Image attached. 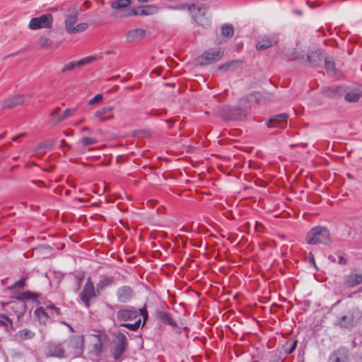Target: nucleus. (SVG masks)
Segmentation results:
<instances>
[{
	"instance_id": "nucleus-43",
	"label": "nucleus",
	"mask_w": 362,
	"mask_h": 362,
	"mask_svg": "<svg viewBox=\"0 0 362 362\" xmlns=\"http://www.w3.org/2000/svg\"><path fill=\"white\" fill-rule=\"evenodd\" d=\"M138 311H139V316L141 315L144 318L143 325H144L148 319V311L145 308L139 309Z\"/></svg>"
},
{
	"instance_id": "nucleus-49",
	"label": "nucleus",
	"mask_w": 362,
	"mask_h": 362,
	"mask_svg": "<svg viewBox=\"0 0 362 362\" xmlns=\"http://www.w3.org/2000/svg\"><path fill=\"white\" fill-rule=\"evenodd\" d=\"M338 263L339 264H346L347 260L345 258H344L342 256H339Z\"/></svg>"
},
{
	"instance_id": "nucleus-3",
	"label": "nucleus",
	"mask_w": 362,
	"mask_h": 362,
	"mask_svg": "<svg viewBox=\"0 0 362 362\" xmlns=\"http://www.w3.org/2000/svg\"><path fill=\"white\" fill-rule=\"evenodd\" d=\"M187 7L188 10L192 15V17L195 22L199 25L204 27H208L210 25V21L206 18H204L208 11V6L205 4H202L199 6L192 4L190 6L184 5L182 6V8Z\"/></svg>"
},
{
	"instance_id": "nucleus-4",
	"label": "nucleus",
	"mask_w": 362,
	"mask_h": 362,
	"mask_svg": "<svg viewBox=\"0 0 362 362\" xmlns=\"http://www.w3.org/2000/svg\"><path fill=\"white\" fill-rule=\"evenodd\" d=\"M361 316V312L358 309L354 308L341 317L336 322V325L342 328L351 329L356 326Z\"/></svg>"
},
{
	"instance_id": "nucleus-6",
	"label": "nucleus",
	"mask_w": 362,
	"mask_h": 362,
	"mask_svg": "<svg viewBox=\"0 0 362 362\" xmlns=\"http://www.w3.org/2000/svg\"><path fill=\"white\" fill-rule=\"evenodd\" d=\"M45 354L47 357L64 358L67 357L64 342L49 341L45 346Z\"/></svg>"
},
{
	"instance_id": "nucleus-35",
	"label": "nucleus",
	"mask_w": 362,
	"mask_h": 362,
	"mask_svg": "<svg viewBox=\"0 0 362 362\" xmlns=\"http://www.w3.org/2000/svg\"><path fill=\"white\" fill-rule=\"evenodd\" d=\"M324 60L325 69L329 74H333L335 70L334 63L327 60L326 58H325Z\"/></svg>"
},
{
	"instance_id": "nucleus-28",
	"label": "nucleus",
	"mask_w": 362,
	"mask_h": 362,
	"mask_svg": "<svg viewBox=\"0 0 362 362\" xmlns=\"http://www.w3.org/2000/svg\"><path fill=\"white\" fill-rule=\"evenodd\" d=\"M77 13L68 15L65 19V28L68 33L72 34V30L74 28V24L77 21Z\"/></svg>"
},
{
	"instance_id": "nucleus-12",
	"label": "nucleus",
	"mask_w": 362,
	"mask_h": 362,
	"mask_svg": "<svg viewBox=\"0 0 362 362\" xmlns=\"http://www.w3.org/2000/svg\"><path fill=\"white\" fill-rule=\"evenodd\" d=\"M116 297L118 303L125 304L133 299L134 297V291L133 288L129 286H122L117 289Z\"/></svg>"
},
{
	"instance_id": "nucleus-5",
	"label": "nucleus",
	"mask_w": 362,
	"mask_h": 362,
	"mask_svg": "<svg viewBox=\"0 0 362 362\" xmlns=\"http://www.w3.org/2000/svg\"><path fill=\"white\" fill-rule=\"evenodd\" d=\"M67 356L71 355L78 356L82 354L83 337V336L71 335L64 341Z\"/></svg>"
},
{
	"instance_id": "nucleus-10",
	"label": "nucleus",
	"mask_w": 362,
	"mask_h": 362,
	"mask_svg": "<svg viewBox=\"0 0 362 362\" xmlns=\"http://www.w3.org/2000/svg\"><path fill=\"white\" fill-rule=\"evenodd\" d=\"M139 317V311L133 307H121L116 313L117 320L127 322L135 320Z\"/></svg>"
},
{
	"instance_id": "nucleus-47",
	"label": "nucleus",
	"mask_w": 362,
	"mask_h": 362,
	"mask_svg": "<svg viewBox=\"0 0 362 362\" xmlns=\"http://www.w3.org/2000/svg\"><path fill=\"white\" fill-rule=\"evenodd\" d=\"M95 351L100 353L102 351L103 344L99 339H97V343L95 344Z\"/></svg>"
},
{
	"instance_id": "nucleus-8",
	"label": "nucleus",
	"mask_w": 362,
	"mask_h": 362,
	"mask_svg": "<svg viewBox=\"0 0 362 362\" xmlns=\"http://www.w3.org/2000/svg\"><path fill=\"white\" fill-rule=\"evenodd\" d=\"M53 17L52 14H43L37 18H33L29 23V28L30 30H38L40 28H49L52 27Z\"/></svg>"
},
{
	"instance_id": "nucleus-20",
	"label": "nucleus",
	"mask_w": 362,
	"mask_h": 362,
	"mask_svg": "<svg viewBox=\"0 0 362 362\" xmlns=\"http://www.w3.org/2000/svg\"><path fill=\"white\" fill-rule=\"evenodd\" d=\"M362 283V274H358L356 271L351 272L346 276L344 286L348 288H353Z\"/></svg>"
},
{
	"instance_id": "nucleus-50",
	"label": "nucleus",
	"mask_w": 362,
	"mask_h": 362,
	"mask_svg": "<svg viewBox=\"0 0 362 362\" xmlns=\"http://www.w3.org/2000/svg\"><path fill=\"white\" fill-rule=\"evenodd\" d=\"M60 146H61L62 148H64V147H68V148H69V147H70L69 144H68L66 142V141H65L64 139H62V140L61 141V142H60Z\"/></svg>"
},
{
	"instance_id": "nucleus-37",
	"label": "nucleus",
	"mask_w": 362,
	"mask_h": 362,
	"mask_svg": "<svg viewBox=\"0 0 362 362\" xmlns=\"http://www.w3.org/2000/svg\"><path fill=\"white\" fill-rule=\"evenodd\" d=\"M81 143L84 146H88L96 144L97 140L95 138L83 137L81 139Z\"/></svg>"
},
{
	"instance_id": "nucleus-55",
	"label": "nucleus",
	"mask_w": 362,
	"mask_h": 362,
	"mask_svg": "<svg viewBox=\"0 0 362 362\" xmlns=\"http://www.w3.org/2000/svg\"><path fill=\"white\" fill-rule=\"evenodd\" d=\"M347 177L349 178V179H352L353 177L350 175V174H347Z\"/></svg>"
},
{
	"instance_id": "nucleus-19",
	"label": "nucleus",
	"mask_w": 362,
	"mask_h": 362,
	"mask_svg": "<svg viewBox=\"0 0 362 362\" xmlns=\"http://www.w3.org/2000/svg\"><path fill=\"white\" fill-rule=\"evenodd\" d=\"M343 93L344 94L345 100L350 103L358 101L362 96V91L358 88L343 87L342 94Z\"/></svg>"
},
{
	"instance_id": "nucleus-31",
	"label": "nucleus",
	"mask_w": 362,
	"mask_h": 362,
	"mask_svg": "<svg viewBox=\"0 0 362 362\" xmlns=\"http://www.w3.org/2000/svg\"><path fill=\"white\" fill-rule=\"evenodd\" d=\"M130 0H115L111 3V7L114 9L126 8L130 4Z\"/></svg>"
},
{
	"instance_id": "nucleus-17",
	"label": "nucleus",
	"mask_w": 362,
	"mask_h": 362,
	"mask_svg": "<svg viewBox=\"0 0 362 362\" xmlns=\"http://www.w3.org/2000/svg\"><path fill=\"white\" fill-rule=\"evenodd\" d=\"M60 108L59 107H57L55 108L50 114V117H51V120H50V122L52 124H56L57 123H58L60 121H62L64 119H66L70 117H71L72 115H74L75 112H76V110L74 109V108H71V109H66L63 114H62V115H59L57 116V117H55V115L57 114H59V112H60Z\"/></svg>"
},
{
	"instance_id": "nucleus-21",
	"label": "nucleus",
	"mask_w": 362,
	"mask_h": 362,
	"mask_svg": "<svg viewBox=\"0 0 362 362\" xmlns=\"http://www.w3.org/2000/svg\"><path fill=\"white\" fill-rule=\"evenodd\" d=\"M348 352L345 349H339L335 351L329 358V362H348Z\"/></svg>"
},
{
	"instance_id": "nucleus-23",
	"label": "nucleus",
	"mask_w": 362,
	"mask_h": 362,
	"mask_svg": "<svg viewBox=\"0 0 362 362\" xmlns=\"http://www.w3.org/2000/svg\"><path fill=\"white\" fill-rule=\"evenodd\" d=\"M342 86H332L322 88V93L329 98H337L342 94Z\"/></svg>"
},
{
	"instance_id": "nucleus-15",
	"label": "nucleus",
	"mask_w": 362,
	"mask_h": 362,
	"mask_svg": "<svg viewBox=\"0 0 362 362\" xmlns=\"http://www.w3.org/2000/svg\"><path fill=\"white\" fill-rule=\"evenodd\" d=\"M25 101V96L19 94L6 98L1 103L3 108L11 109L24 104Z\"/></svg>"
},
{
	"instance_id": "nucleus-44",
	"label": "nucleus",
	"mask_w": 362,
	"mask_h": 362,
	"mask_svg": "<svg viewBox=\"0 0 362 362\" xmlns=\"http://www.w3.org/2000/svg\"><path fill=\"white\" fill-rule=\"evenodd\" d=\"M297 344H298L297 340L293 341L290 347L288 349L285 350L286 353L288 354H292L296 350Z\"/></svg>"
},
{
	"instance_id": "nucleus-38",
	"label": "nucleus",
	"mask_w": 362,
	"mask_h": 362,
	"mask_svg": "<svg viewBox=\"0 0 362 362\" xmlns=\"http://www.w3.org/2000/svg\"><path fill=\"white\" fill-rule=\"evenodd\" d=\"M47 311H49V313L50 315V317H54V314L56 315H59L60 314L59 308H57L54 305H51L47 307Z\"/></svg>"
},
{
	"instance_id": "nucleus-7",
	"label": "nucleus",
	"mask_w": 362,
	"mask_h": 362,
	"mask_svg": "<svg viewBox=\"0 0 362 362\" xmlns=\"http://www.w3.org/2000/svg\"><path fill=\"white\" fill-rule=\"evenodd\" d=\"M113 336L116 340L114 342L112 356L115 360H118L127 349V339L125 334L121 332H114Z\"/></svg>"
},
{
	"instance_id": "nucleus-1",
	"label": "nucleus",
	"mask_w": 362,
	"mask_h": 362,
	"mask_svg": "<svg viewBox=\"0 0 362 362\" xmlns=\"http://www.w3.org/2000/svg\"><path fill=\"white\" fill-rule=\"evenodd\" d=\"M253 102L258 103L259 97L257 95H248L240 100L238 106L223 105L219 108L218 113L226 120L243 119Z\"/></svg>"
},
{
	"instance_id": "nucleus-57",
	"label": "nucleus",
	"mask_w": 362,
	"mask_h": 362,
	"mask_svg": "<svg viewBox=\"0 0 362 362\" xmlns=\"http://www.w3.org/2000/svg\"><path fill=\"white\" fill-rule=\"evenodd\" d=\"M127 81V78H124L122 80V82H125Z\"/></svg>"
},
{
	"instance_id": "nucleus-34",
	"label": "nucleus",
	"mask_w": 362,
	"mask_h": 362,
	"mask_svg": "<svg viewBox=\"0 0 362 362\" xmlns=\"http://www.w3.org/2000/svg\"><path fill=\"white\" fill-rule=\"evenodd\" d=\"M144 8L145 16H150L156 13L158 11V8L156 5H146L143 6Z\"/></svg>"
},
{
	"instance_id": "nucleus-41",
	"label": "nucleus",
	"mask_w": 362,
	"mask_h": 362,
	"mask_svg": "<svg viewBox=\"0 0 362 362\" xmlns=\"http://www.w3.org/2000/svg\"><path fill=\"white\" fill-rule=\"evenodd\" d=\"M52 44V41L45 37H41L39 39V45L42 47H49Z\"/></svg>"
},
{
	"instance_id": "nucleus-22",
	"label": "nucleus",
	"mask_w": 362,
	"mask_h": 362,
	"mask_svg": "<svg viewBox=\"0 0 362 362\" xmlns=\"http://www.w3.org/2000/svg\"><path fill=\"white\" fill-rule=\"evenodd\" d=\"M95 57H85L76 62H70L69 63L66 64L64 68L62 69V72H65V71H71L73 69H74V67L76 66H84L86 64H90V62H92L93 61L95 60Z\"/></svg>"
},
{
	"instance_id": "nucleus-39",
	"label": "nucleus",
	"mask_w": 362,
	"mask_h": 362,
	"mask_svg": "<svg viewBox=\"0 0 362 362\" xmlns=\"http://www.w3.org/2000/svg\"><path fill=\"white\" fill-rule=\"evenodd\" d=\"M35 314L39 317H50V315L49 311H47V308L44 309L43 308H39L35 310Z\"/></svg>"
},
{
	"instance_id": "nucleus-16",
	"label": "nucleus",
	"mask_w": 362,
	"mask_h": 362,
	"mask_svg": "<svg viewBox=\"0 0 362 362\" xmlns=\"http://www.w3.org/2000/svg\"><path fill=\"white\" fill-rule=\"evenodd\" d=\"M278 42V39L275 35H264L257 40L256 48L258 50L266 49Z\"/></svg>"
},
{
	"instance_id": "nucleus-36",
	"label": "nucleus",
	"mask_w": 362,
	"mask_h": 362,
	"mask_svg": "<svg viewBox=\"0 0 362 362\" xmlns=\"http://www.w3.org/2000/svg\"><path fill=\"white\" fill-rule=\"evenodd\" d=\"M88 27V25L86 23H82L78 24L76 26L74 27V30H72V34L77 33H81L84 30H86Z\"/></svg>"
},
{
	"instance_id": "nucleus-32",
	"label": "nucleus",
	"mask_w": 362,
	"mask_h": 362,
	"mask_svg": "<svg viewBox=\"0 0 362 362\" xmlns=\"http://www.w3.org/2000/svg\"><path fill=\"white\" fill-rule=\"evenodd\" d=\"M17 299L20 300H35L37 298V295L31 291H25L21 294H19L17 297Z\"/></svg>"
},
{
	"instance_id": "nucleus-14",
	"label": "nucleus",
	"mask_w": 362,
	"mask_h": 362,
	"mask_svg": "<svg viewBox=\"0 0 362 362\" xmlns=\"http://www.w3.org/2000/svg\"><path fill=\"white\" fill-rule=\"evenodd\" d=\"M288 115L286 113L279 114L272 117L266 122L269 128H283L286 126Z\"/></svg>"
},
{
	"instance_id": "nucleus-54",
	"label": "nucleus",
	"mask_w": 362,
	"mask_h": 362,
	"mask_svg": "<svg viewBox=\"0 0 362 362\" xmlns=\"http://www.w3.org/2000/svg\"><path fill=\"white\" fill-rule=\"evenodd\" d=\"M309 259H310V262H313L314 263V257L312 254H310V256L309 257Z\"/></svg>"
},
{
	"instance_id": "nucleus-58",
	"label": "nucleus",
	"mask_w": 362,
	"mask_h": 362,
	"mask_svg": "<svg viewBox=\"0 0 362 362\" xmlns=\"http://www.w3.org/2000/svg\"><path fill=\"white\" fill-rule=\"evenodd\" d=\"M59 115H60L59 113V114H57V115H55V117H54L56 118V117H57V116H59Z\"/></svg>"
},
{
	"instance_id": "nucleus-11",
	"label": "nucleus",
	"mask_w": 362,
	"mask_h": 362,
	"mask_svg": "<svg viewBox=\"0 0 362 362\" xmlns=\"http://www.w3.org/2000/svg\"><path fill=\"white\" fill-rule=\"evenodd\" d=\"M325 56L320 51H311L303 54L301 58V63L310 64L313 66H317L324 60Z\"/></svg>"
},
{
	"instance_id": "nucleus-30",
	"label": "nucleus",
	"mask_w": 362,
	"mask_h": 362,
	"mask_svg": "<svg viewBox=\"0 0 362 362\" xmlns=\"http://www.w3.org/2000/svg\"><path fill=\"white\" fill-rule=\"evenodd\" d=\"M221 33L226 37H231L234 35V29L230 24H223L221 27Z\"/></svg>"
},
{
	"instance_id": "nucleus-29",
	"label": "nucleus",
	"mask_w": 362,
	"mask_h": 362,
	"mask_svg": "<svg viewBox=\"0 0 362 362\" xmlns=\"http://www.w3.org/2000/svg\"><path fill=\"white\" fill-rule=\"evenodd\" d=\"M252 95H257L259 97V102L258 103H260L262 102L267 103V102H272L275 100V96L274 94L269 93V92H264L262 94L259 93H253ZM253 104H257V103H252V105Z\"/></svg>"
},
{
	"instance_id": "nucleus-2",
	"label": "nucleus",
	"mask_w": 362,
	"mask_h": 362,
	"mask_svg": "<svg viewBox=\"0 0 362 362\" xmlns=\"http://www.w3.org/2000/svg\"><path fill=\"white\" fill-rule=\"evenodd\" d=\"M306 242L310 245H329L332 243L330 233L325 227H314L308 232Z\"/></svg>"
},
{
	"instance_id": "nucleus-25",
	"label": "nucleus",
	"mask_w": 362,
	"mask_h": 362,
	"mask_svg": "<svg viewBox=\"0 0 362 362\" xmlns=\"http://www.w3.org/2000/svg\"><path fill=\"white\" fill-rule=\"evenodd\" d=\"M35 334L28 329H23L19 330L14 335V338L18 341L32 339L34 338Z\"/></svg>"
},
{
	"instance_id": "nucleus-24",
	"label": "nucleus",
	"mask_w": 362,
	"mask_h": 362,
	"mask_svg": "<svg viewBox=\"0 0 362 362\" xmlns=\"http://www.w3.org/2000/svg\"><path fill=\"white\" fill-rule=\"evenodd\" d=\"M114 110V107L108 106L100 109L95 112V116L98 117L101 121H105L113 118L112 111Z\"/></svg>"
},
{
	"instance_id": "nucleus-48",
	"label": "nucleus",
	"mask_w": 362,
	"mask_h": 362,
	"mask_svg": "<svg viewBox=\"0 0 362 362\" xmlns=\"http://www.w3.org/2000/svg\"><path fill=\"white\" fill-rule=\"evenodd\" d=\"M137 11L139 13V16H145L144 8L143 7V6H138Z\"/></svg>"
},
{
	"instance_id": "nucleus-13",
	"label": "nucleus",
	"mask_w": 362,
	"mask_h": 362,
	"mask_svg": "<svg viewBox=\"0 0 362 362\" xmlns=\"http://www.w3.org/2000/svg\"><path fill=\"white\" fill-rule=\"evenodd\" d=\"M222 56V52L218 49H210L204 52L199 59L201 65H206L218 60Z\"/></svg>"
},
{
	"instance_id": "nucleus-33",
	"label": "nucleus",
	"mask_w": 362,
	"mask_h": 362,
	"mask_svg": "<svg viewBox=\"0 0 362 362\" xmlns=\"http://www.w3.org/2000/svg\"><path fill=\"white\" fill-rule=\"evenodd\" d=\"M141 325V319L138 318L134 323H121L120 326L124 327L129 330L136 331L139 329Z\"/></svg>"
},
{
	"instance_id": "nucleus-26",
	"label": "nucleus",
	"mask_w": 362,
	"mask_h": 362,
	"mask_svg": "<svg viewBox=\"0 0 362 362\" xmlns=\"http://www.w3.org/2000/svg\"><path fill=\"white\" fill-rule=\"evenodd\" d=\"M157 318L164 324L169 325L172 327H177V323L172 319L169 313L158 311L157 313Z\"/></svg>"
},
{
	"instance_id": "nucleus-56",
	"label": "nucleus",
	"mask_w": 362,
	"mask_h": 362,
	"mask_svg": "<svg viewBox=\"0 0 362 362\" xmlns=\"http://www.w3.org/2000/svg\"><path fill=\"white\" fill-rule=\"evenodd\" d=\"M148 1V0H139V1H140V2H146V1Z\"/></svg>"
},
{
	"instance_id": "nucleus-40",
	"label": "nucleus",
	"mask_w": 362,
	"mask_h": 362,
	"mask_svg": "<svg viewBox=\"0 0 362 362\" xmlns=\"http://www.w3.org/2000/svg\"><path fill=\"white\" fill-rule=\"evenodd\" d=\"M1 317L3 318L4 320H0V326L6 327L8 324H9L10 326L12 327L13 322L6 315H1Z\"/></svg>"
},
{
	"instance_id": "nucleus-53",
	"label": "nucleus",
	"mask_w": 362,
	"mask_h": 362,
	"mask_svg": "<svg viewBox=\"0 0 362 362\" xmlns=\"http://www.w3.org/2000/svg\"><path fill=\"white\" fill-rule=\"evenodd\" d=\"M329 259L331 260L332 262H334L335 261V257L332 255H329Z\"/></svg>"
},
{
	"instance_id": "nucleus-51",
	"label": "nucleus",
	"mask_w": 362,
	"mask_h": 362,
	"mask_svg": "<svg viewBox=\"0 0 362 362\" xmlns=\"http://www.w3.org/2000/svg\"><path fill=\"white\" fill-rule=\"evenodd\" d=\"M190 230H192V228L189 229V228H186V227H182L180 229V231L181 232H189Z\"/></svg>"
},
{
	"instance_id": "nucleus-45",
	"label": "nucleus",
	"mask_w": 362,
	"mask_h": 362,
	"mask_svg": "<svg viewBox=\"0 0 362 362\" xmlns=\"http://www.w3.org/2000/svg\"><path fill=\"white\" fill-rule=\"evenodd\" d=\"M131 16H139L137 7L130 9L126 13L122 15V17H127Z\"/></svg>"
},
{
	"instance_id": "nucleus-9",
	"label": "nucleus",
	"mask_w": 362,
	"mask_h": 362,
	"mask_svg": "<svg viewBox=\"0 0 362 362\" xmlns=\"http://www.w3.org/2000/svg\"><path fill=\"white\" fill-rule=\"evenodd\" d=\"M79 296L85 306L88 308L90 307V300L96 297L94 285L90 278L88 279Z\"/></svg>"
},
{
	"instance_id": "nucleus-42",
	"label": "nucleus",
	"mask_w": 362,
	"mask_h": 362,
	"mask_svg": "<svg viewBox=\"0 0 362 362\" xmlns=\"http://www.w3.org/2000/svg\"><path fill=\"white\" fill-rule=\"evenodd\" d=\"M103 100V95L101 94H97L92 99L88 101V105H93L95 103H100Z\"/></svg>"
},
{
	"instance_id": "nucleus-18",
	"label": "nucleus",
	"mask_w": 362,
	"mask_h": 362,
	"mask_svg": "<svg viewBox=\"0 0 362 362\" xmlns=\"http://www.w3.org/2000/svg\"><path fill=\"white\" fill-rule=\"evenodd\" d=\"M146 35V31L143 28H134L129 30L125 35L126 40L128 42H139Z\"/></svg>"
},
{
	"instance_id": "nucleus-52",
	"label": "nucleus",
	"mask_w": 362,
	"mask_h": 362,
	"mask_svg": "<svg viewBox=\"0 0 362 362\" xmlns=\"http://www.w3.org/2000/svg\"><path fill=\"white\" fill-rule=\"evenodd\" d=\"M24 135H25V134H24V133H23V134H19V135L15 136H13V137L12 138V140H13V141H17L19 138L22 137V136H24Z\"/></svg>"
},
{
	"instance_id": "nucleus-27",
	"label": "nucleus",
	"mask_w": 362,
	"mask_h": 362,
	"mask_svg": "<svg viewBox=\"0 0 362 362\" xmlns=\"http://www.w3.org/2000/svg\"><path fill=\"white\" fill-rule=\"evenodd\" d=\"M115 282L113 276H105L96 285L98 292L104 291L106 288L112 286Z\"/></svg>"
},
{
	"instance_id": "nucleus-46",
	"label": "nucleus",
	"mask_w": 362,
	"mask_h": 362,
	"mask_svg": "<svg viewBox=\"0 0 362 362\" xmlns=\"http://www.w3.org/2000/svg\"><path fill=\"white\" fill-rule=\"evenodd\" d=\"M25 279H21L19 281H16L13 288H22L25 286Z\"/></svg>"
}]
</instances>
